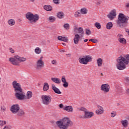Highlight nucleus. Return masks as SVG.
Instances as JSON below:
<instances>
[{
    "mask_svg": "<svg viewBox=\"0 0 129 129\" xmlns=\"http://www.w3.org/2000/svg\"><path fill=\"white\" fill-rule=\"evenodd\" d=\"M57 39L59 41H62L63 37H62L61 36H58Z\"/></svg>",
    "mask_w": 129,
    "mask_h": 129,
    "instance_id": "48",
    "label": "nucleus"
},
{
    "mask_svg": "<svg viewBox=\"0 0 129 129\" xmlns=\"http://www.w3.org/2000/svg\"><path fill=\"white\" fill-rule=\"evenodd\" d=\"M14 57L20 62H25V61L27 60V58L25 57H20L19 55H15Z\"/></svg>",
    "mask_w": 129,
    "mask_h": 129,
    "instance_id": "20",
    "label": "nucleus"
},
{
    "mask_svg": "<svg viewBox=\"0 0 129 129\" xmlns=\"http://www.w3.org/2000/svg\"><path fill=\"white\" fill-rule=\"evenodd\" d=\"M56 124L60 129H68V127L72 125V121L69 117H64L60 121H57Z\"/></svg>",
    "mask_w": 129,
    "mask_h": 129,
    "instance_id": "4",
    "label": "nucleus"
},
{
    "mask_svg": "<svg viewBox=\"0 0 129 129\" xmlns=\"http://www.w3.org/2000/svg\"><path fill=\"white\" fill-rule=\"evenodd\" d=\"M79 117H80V118H86V117H85V115H80L79 116Z\"/></svg>",
    "mask_w": 129,
    "mask_h": 129,
    "instance_id": "52",
    "label": "nucleus"
},
{
    "mask_svg": "<svg viewBox=\"0 0 129 129\" xmlns=\"http://www.w3.org/2000/svg\"><path fill=\"white\" fill-rule=\"evenodd\" d=\"M41 52H42V50L41 48H40V47H36L35 49V52L36 54H41Z\"/></svg>",
    "mask_w": 129,
    "mask_h": 129,
    "instance_id": "34",
    "label": "nucleus"
},
{
    "mask_svg": "<svg viewBox=\"0 0 129 129\" xmlns=\"http://www.w3.org/2000/svg\"><path fill=\"white\" fill-rule=\"evenodd\" d=\"M26 18L29 21V23L32 24H36L37 21H39L40 16L38 14L33 15L31 12H28L26 14Z\"/></svg>",
    "mask_w": 129,
    "mask_h": 129,
    "instance_id": "5",
    "label": "nucleus"
},
{
    "mask_svg": "<svg viewBox=\"0 0 129 129\" xmlns=\"http://www.w3.org/2000/svg\"><path fill=\"white\" fill-rule=\"evenodd\" d=\"M43 8L45 11L48 12H51L53 10V7L50 5H45Z\"/></svg>",
    "mask_w": 129,
    "mask_h": 129,
    "instance_id": "23",
    "label": "nucleus"
},
{
    "mask_svg": "<svg viewBox=\"0 0 129 129\" xmlns=\"http://www.w3.org/2000/svg\"><path fill=\"white\" fill-rule=\"evenodd\" d=\"M8 23L9 26H15V25H16V21H15V20L13 19H10L9 20H8Z\"/></svg>",
    "mask_w": 129,
    "mask_h": 129,
    "instance_id": "25",
    "label": "nucleus"
},
{
    "mask_svg": "<svg viewBox=\"0 0 129 129\" xmlns=\"http://www.w3.org/2000/svg\"><path fill=\"white\" fill-rule=\"evenodd\" d=\"M62 41H63V42H67L68 41H69V39L67 37H62Z\"/></svg>",
    "mask_w": 129,
    "mask_h": 129,
    "instance_id": "42",
    "label": "nucleus"
},
{
    "mask_svg": "<svg viewBox=\"0 0 129 129\" xmlns=\"http://www.w3.org/2000/svg\"><path fill=\"white\" fill-rule=\"evenodd\" d=\"M125 81H126V84L127 85H129V78H126L125 79Z\"/></svg>",
    "mask_w": 129,
    "mask_h": 129,
    "instance_id": "50",
    "label": "nucleus"
},
{
    "mask_svg": "<svg viewBox=\"0 0 129 129\" xmlns=\"http://www.w3.org/2000/svg\"><path fill=\"white\" fill-rule=\"evenodd\" d=\"M93 112H88L87 111H85V117L86 118H91L92 116H93Z\"/></svg>",
    "mask_w": 129,
    "mask_h": 129,
    "instance_id": "15",
    "label": "nucleus"
},
{
    "mask_svg": "<svg viewBox=\"0 0 129 129\" xmlns=\"http://www.w3.org/2000/svg\"><path fill=\"white\" fill-rule=\"evenodd\" d=\"M48 21L50 22V23H53L56 21V18L54 16H50L48 18Z\"/></svg>",
    "mask_w": 129,
    "mask_h": 129,
    "instance_id": "31",
    "label": "nucleus"
},
{
    "mask_svg": "<svg viewBox=\"0 0 129 129\" xmlns=\"http://www.w3.org/2000/svg\"><path fill=\"white\" fill-rule=\"evenodd\" d=\"M113 26V24H112V22H108L106 24V29L107 30H110Z\"/></svg>",
    "mask_w": 129,
    "mask_h": 129,
    "instance_id": "28",
    "label": "nucleus"
},
{
    "mask_svg": "<svg viewBox=\"0 0 129 129\" xmlns=\"http://www.w3.org/2000/svg\"><path fill=\"white\" fill-rule=\"evenodd\" d=\"M62 45H63V46H66V43H62Z\"/></svg>",
    "mask_w": 129,
    "mask_h": 129,
    "instance_id": "58",
    "label": "nucleus"
},
{
    "mask_svg": "<svg viewBox=\"0 0 129 129\" xmlns=\"http://www.w3.org/2000/svg\"><path fill=\"white\" fill-rule=\"evenodd\" d=\"M51 87L52 90H53L54 92L55 93H56V94H61V93H62L60 90L58 88L56 87V86H55V85L52 84L51 85Z\"/></svg>",
    "mask_w": 129,
    "mask_h": 129,
    "instance_id": "14",
    "label": "nucleus"
},
{
    "mask_svg": "<svg viewBox=\"0 0 129 129\" xmlns=\"http://www.w3.org/2000/svg\"><path fill=\"white\" fill-rule=\"evenodd\" d=\"M86 35H90L91 34V31L89 29H86Z\"/></svg>",
    "mask_w": 129,
    "mask_h": 129,
    "instance_id": "43",
    "label": "nucleus"
},
{
    "mask_svg": "<svg viewBox=\"0 0 129 129\" xmlns=\"http://www.w3.org/2000/svg\"><path fill=\"white\" fill-rule=\"evenodd\" d=\"M94 26L96 27L97 29H101V25H100V23L98 22L95 23Z\"/></svg>",
    "mask_w": 129,
    "mask_h": 129,
    "instance_id": "35",
    "label": "nucleus"
},
{
    "mask_svg": "<svg viewBox=\"0 0 129 129\" xmlns=\"http://www.w3.org/2000/svg\"><path fill=\"white\" fill-rule=\"evenodd\" d=\"M10 110L12 113L16 114L20 110V105L18 104L13 105L11 107Z\"/></svg>",
    "mask_w": 129,
    "mask_h": 129,
    "instance_id": "10",
    "label": "nucleus"
},
{
    "mask_svg": "<svg viewBox=\"0 0 129 129\" xmlns=\"http://www.w3.org/2000/svg\"><path fill=\"white\" fill-rule=\"evenodd\" d=\"M98 109L96 110V113L98 115L102 114L103 112H104V109H103V107L100 105L97 106Z\"/></svg>",
    "mask_w": 129,
    "mask_h": 129,
    "instance_id": "12",
    "label": "nucleus"
},
{
    "mask_svg": "<svg viewBox=\"0 0 129 129\" xmlns=\"http://www.w3.org/2000/svg\"><path fill=\"white\" fill-rule=\"evenodd\" d=\"M78 33H80L81 37H82V35H84V30L82 27H79L78 29Z\"/></svg>",
    "mask_w": 129,
    "mask_h": 129,
    "instance_id": "27",
    "label": "nucleus"
},
{
    "mask_svg": "<svg viewBox=\"0 0 129 129\" xmlns=\"http://www.w3.org/2000/svg\"><path fill=\"white\" fill-rule=\"evenodd\" d=\"M102 76H103V74L101 73Z\"/></svg>",
    "mask_w": 129,
    "mask_h": 129,
    "instance_id": "63",
    "label": "nucleus"
},
{
    "mask_svg": "<svg viewBox=\"0 0 129 129\" xmlns=\"http://www.w3.org/2000/svg\"><path fill=\"white\" fill-rule=\"evenodd\" d=\"M31 2H32V3H34L35 2V0H30Z\"/></svg>",
    "mask_w": 129,
    "mask_h": 129,
    "instance_id": "61",
    "label": "nucleus"
},
{
    "mask_svg": "<svg viewBox=\"0 0 129 129\" xmlns=\"http://www.w3.org/2000/svg\"><path fill=\"white\" fill-rule=\"evenodd\" d=\"M126 8H129V3H127V4L126 5Z\"/></svg>",
    "mask_w": 129,
    "mask_h": 129,
    "instance_id": "56",
    "label": "nucleus"
},
{
    "mask_svg": "<svg viewBox=\"0 0 129 129\" xmlns=\"http://www.w3.org/2000/svg\"><path fill=\"white\" fill-rule=\"evenodd\" d=\"M7 124V121H4L0 120V126H3V125H5V124Z\"/></svg>",
    "mask_w": 129,
    "mask_h": 129,
    "instance_id": "37",
    "label": "nucleus"
},
{
    "mask_svg": "<svg viewBox=\"0 0 129 129\" xmlns=\"http://www.w3.org/2000/svg\"><path fill=\"white\" fill-rule=\"evenodd\" d=\"M66 55H69V57H70V56H71V53H69V54H66Z\"/></svg>",
    "mask_w": 129,
    "mask_h": 129,
    "instance_id": "59",
    "label": "nucleus"
},
{
    "mask_svg": "<svg viewBox=\"0 0 129 129\" xmlns=\"http://www.w3.org/2000/svg\"><path fill=\"white\" fill-rule=\"evenodd\" d=\"M9 50H10L11 53H12V54H14V53H15V50L13 48H9Z\"/></svg>",
    "mask_w": 129,
    "mask_h": 129,
    "instance_id": "49",
    "label": "nucleus"
},
{
    "mask_svg": "<svg viewBox=\"0 0 129 129\" xmlns=\"http://www.w3.org/2000/svg\"><path fill=\"white\" fill-rule=\"evenodd\" d=\"M118 41L120 43H121V44H125V43H126V40L123 38H119Z\"/></svg>",
    "mask_w": 129,
    "mask_h": 129,
    "instance_id": "33",
    "label": "nucleus"
},
{
    "mask_svg": "<svg viewBox=\"0 0 129 129\" xmlns=\"http://www.w3.org/2000/svg\"><path fill=\"white\" fill-rule=\"evenodd\" d=\"M80 12L81 14L83 15H86L87 14V10L85 8L81 9Z\"/></svg>",
    "mask_w": 129,
    "mask_h": 129,
    "instance_id": "32",
    "label": "nucleus"
},
{
    "mask_svg": "<svg viewBox=\"0 0 129 129\" xmlns=\"http://www.w3.org/2000/svg\"><path fill=\"white\" fill-rule=\"evenodd\" d=\"M100 89L104 93H108L110 90V86L108 84H103L100 87Z\"/></svg>",
    "mask_w": 129,
    "mask_h": 129,
    "instance_id": "9",
    "label": "nucleus"
},
{
    "mask_svg": "<svg viewBox=\"0 0 129 129\" xmlns=\"http://www.w3.org/2000/svg\"><path fill=\"white\" fill-rule=\"evenodd\" d=\"M60 52H65V50H61L60 51Z\"/></svg>",
    "mask_w": 129,
    "mask_h": 129,
    "instance_id": "60",
    "label": "nucleus"
},
{
    "mask_svg": "<svg viewBox=\"0 0 129 129\" xmlns=\"http://www.w3.org/2000/svg\"><path fill=\"white\" fill-rule=\"evenodd\" d=\"M88 41V39H86L84 40L85 43H86V42H87Z\"/></svg>",
    "mask_w": 129,
    "mask_h": 129,
    "instance_id": "57",
    "label": "nucleus"
},
{
    "mask_svg": "<svg viewBox=\"0 0 129 129\" xmlns=\"http://www.w3.org/2000/svg\"><path fill=\"white\" fill-rule=\"evenodd\" d=\"M51 80L54 82V83H56V84H60L61 83V80L58 78H51Z\"/></svg>",
    "mask_w": 129,
    "mask_h": 129,
    "instance_id": "21",
    "label": "nucleus"
},
{
    "mask_svg": "<svg viewBox=\"0 0 129 129\" xmlns=\"http://www.w3.org/2000/svg\"><path fill=\"white\" fill-rule=\"evenodd\" d=\"M53 1L55 5H59L60 4L59 0H53Z\"/></svg>",
    "mask_w": 129,
    "mask_h": 129,
    "instance_id": "44",
    "label": "nucleus"
},
{
    "mask_svg": "<svg viewBox=\"0 0 129 129\" xmlns=\"http://www.w3.org/2000/svg\"><path fill=\"white\" fill-rule=\"evenodd\" d=\"M1 109L2 111H3V112H4L6 110V108L5 106H1Z\"/></svg>",
    "mask_w": 129,
    "mask_h": 129,
    "instance_id": "45",
    "label": "nucleus"
},
{
    "mask_svg": "<svg viewBox=\"0 0 129 129\" xmlns=\"http://www.w3.org/2000/svg\"><path fill=\"white\" fill-rule=\"evenodd\" d=\"M117 37H118V38H121V37H122V35H121V34H118V35H117Z\"/></svg>",
    "mask_w": 129,
    "mask_h": 129,
    "instance_id": "55",
    "label": "nucleus"
},
{
    "mask_svg": "<svg viewBox=\"0 0 129 129\" xmlns=\"http://www.w3.org/2000/svg\"><path fill=\"white\" fill-rule=\"evenodd\" d=\"M12 86L14 89V92H15V97H16L18 100H24V99L26 98V95L24 94L21 84L17 82V81H14L12 83Z\"/></svg>",
    "mask_w": 129,
    "mask_h": 129,
    "instance_id": "1",
    "label": "nucleus"
},
{
    "mask_svg": "<svg viewBox=\"0 0 129 129\" xmlns=\"http://www.w3.org/2000/svg\"><path fill=\"white\" fill-rule=\"evenodd\" d=\"M107 17L111 21H112V20H113V19H114L115 17H116V10L114 9L112 10L107 16Z\"/></svg>",
    "mask_w": 129,
    "mask_h": 129,
    "instance_id": "11",
    "label": "nucleus"
},
{
    "mask_svg": "<svg viewBox=\"0 0 129 129\" xmlns=\"http://www.w3.org/2000/svg\"><path fill=\"white\" fill-rule=\"evenodd\" d=\"M90 42H92V43H98V40L96 39H91L89 40Z\"/></svg>",
    "mask_w": 129,
    "mask_h": 129,
    "instance_id": "40",
    "label": "nucleus"
},
{
    "mask_svg": "<svg viewBox=\"0 0 129 129\" xmlns=\"http://www.w3.org/2000/svg\"><path fill=\"white\" fill-rule=\"evenodd\" d=\"M125 32L128 34L129 36V29H125Z\"/></svg>",
    "mask_w": 129,
    "mask_h": 129,
    "instance_id": "54",
    "label": "nucleus"
},
{
    "mask_svg": "<svg viewBox=\"0 0 129 129\" xmlns=\"http://www.w3.org/2000/svg\"><path fill=\"white\" fill-rule=\"evenodd\" d=\"M117 69L118 70H124L126 66L129 63V54L125 56V57H118L117 59Z\"/></svg>",
    "mask_w": 129,
    "mask_h": 129,
    "instance_id": "2",
    "label": "nucleus"
},
{
    "mask_svg": "<svg viewBox=\"0 0 129 129\" xmlns=\"http://www.w3.org/2000/svg\"><path fill=\"white\" fill-rule=\"evenodd\" d=\"M79 60L81 64H84L86 65L88 63V62L92 61V57L89 55L84 56L83 57H80Z\"/></svg>",
    "mask_w": 129,
    "mask_h": 129,
    "instance_id": "6",
    "label": "nucleus"
},
{
    "mask_svg": "<svg viewBox=\"0 0 129 129\" xmlns=\"http://www.w3.org/2000/svg\"><path fill=\"white\" fill-rule=\"evenodd\" d=\"M17 113L18 116H24L25 114V111L23 109H19Z\"/></svg>",
    "mask_w": 129,
    "mask_h": 129,
    "instance_id": "22",
    "label": "nucleus"
},
{
    "mask_svg": "<svg viewBox=\"0 0 129 129\" xmlns=\"http://www.w3.org/2000/svg\"><path fill=\"white\" fill-rule=\"evenodd\" d=\"M81 13H80L79 11H78L76 12H75V13L74 14V17L75 18H78V17H81Z\"/></svg>",
    "mask_w": 129,
    "mask_h": 129,
    "instance_id": "36",
    "label": "nucleus"
},
{
    "mask_svg": "<svg viewBox=\"0 0 129 129\" xmlns=\"http://www.w3.org/2000/svg\"><path fill=\"white\" fill-rule=\"evenodd\" d=\"M70 25H69V24L67 23L63 25V27L66 30H69Z\"/></svg>",
    "mask_w": 129,
    "mask_h": 129,
    "instance_id": "38",
    "label": "nucleus"
},
{
    "mask_svg": "<svg viewBox=\"0 0 129 129\" xmlns=\"http://www.w3.org/2000/svg\"><path fill=\"white\" fill-rule=\"evenodd\" d=\"M19 22H22V20L19 19Z\"/></svg>",
    "mask_w": 129,
    "mask_h": 129,
    "instance_id": "62",
    "label": "nucleus"
},
{
    "mask_svg": "<svg viewBox=\"0 0 129 129\" xmlns=\"http://www.w3.org/2000/svg\"><path fill=\"white\" fill-rule=\"evenodd\" d=\"M10 62H12V64L13 65H16V66L19 65V62L16 59V58H14L13 57H10L9 58Z\"/></svg>",
    "mask_w": 129,
    "mask_h": 129,
    "instance_id": "18",
    "label": "nucleus"
},
{
    "mask_svg": "<svg viewBox=\"0 0 129 129\" xmlns=\"http://www.w3.org/2000/svg\"><path fill=\"white\" fill-rule=\"evenodd\" d=\"M128 16H126L122 13H119L117 24L119 28H125L128 24Z\"/></svg>",
    "mask_w": 129,
    "mask_h": 129,
    "instance_id": "3",
    "label": "nucleus"
},
{
    "mask_svg": "<svg viewBox=\"0 0 129 129\" xmlns=\"http://www.w3.org/2000/svg\"><path fill=\"white\" fill-rule=\"evenodd\" d=\"M127 119H129V117L128 118H127Z\"/></svg>",
    "mask_w": 129,
    "mask_h": 129,
    "instance_id": "64",
    "label": "nucleus"
},
{
    "mask_svg": "<svg viewBox=\"0 0 129 129\" xmlns=\"http://www.w3.org/2000/svg\"><path fill=\"white\" fill-rule=\"evenodd\" d=\"M102 62H103V60L101 58H99L97 59V63L99 67H101V66H102Z\"/></svg>",
    "mask_w": 129,
    "mask_h": 129,
    "instance_id": "29",
    "label": "nucleus"
},
{
    "mask_svg": "<svg viewBox=\"0 0 129 129\" xmlns=\"http://www.w3.org/2000/svg\"><path fill=\"white\" fill-rule=\"evenodd\" d=\"M116 112L112 111L111 113V117H114V116H116Z\"/></svg>",
    "mask_w": 129,
    "mask_h": 129,
    "instance_id": "41",
    "label": "nucleus"
},
{
    "mask_svg": "<svg viewBox=\"0 0 129 129\" xmlns=\"http://www.w3.org/2000/svg\"><path fill=\"white\" fill-rule=\"evenodd\" d=\"M51 64L52 65H54L55 66H56L57 64V60L56 59H53L51 60Z\"/></svg>",
    "mask_w": 129,
    "mask_h": 129,
    "instance_id": "39",
    "label": "nucleus"
},
{
    "mask_svg": "<svg viewBox=\"0 0 129 129\" xmlns=\"http://www.w3.org/2000/svg\"><path fill=\"white\" fill-rule=\"evenodd\" d=\"M65 16V14L63 12H59L57 14V17L58 19H63Z\"/></svg>",
    "mask_w": 129,
    "mask_h": 129,
    "instance_id": "24",
    "label": "nucleus"
},
{
    "mask_svg": "<svg viewBox=\"0 0 129 129\" xmlns=\"http://www.w3.org/2000/svg\"><path fill=\"white\" fill-rule=\"evenodd\" d=\"M11 127L10 125H6L4 127V129H11Z\"/></svg>",
    "mask_w": 129,
    "mask_h": 129,
    "instance_id": "47",
    "label": "nucleus"
},
{
    "mask_svg": "<svg viewBox=\"0 0 129 129\" xmlns=\"http://www.w3.org/2000/svg\"><path fill=\"white\" fill-rule=\"evenodd\" d=\"M80 110H81V111H84V112L85 113V111H86V108L84 107H82L80 108Z\"/></svg>",
    "mask_w": 129,
    "mask_h": 129,
    "instance_id": "46",
    "label": "nucleus"
},
{
    "mask_svg": "<svg viewBox=\"0 0 129 129\" xmlns=\"http://www.w3.org/2000/svg\"><path fill=\"white\" fill-rule=\"evenodd\" d=\"M60 108H63L64 105H63V104H60L59 105Z\"/></svg>",
    "mask_w": 129,
    "mask_h": 129,
    "instance_id": "53",
    "label": "nucleus"
},
{
    "mask_svg": "<svg viewBox=\"0 0 129 129\" xmlns=\"http://www.w3.org/2000/svg\"><path fill=\"white\" fill-rule=\"evenodd\" d=\"M49 89V84L48 83H45L43 86V91H47Z\"/></svg>",
    "mask_w": 129,
    "mask_h": 129,
    "instance_id": "30",
    "label": "nucleus"
},
{
    "mask_svg": "<svg viewBox=\"0 0 129 129\" xmlns=\"http://www.w3.org/2000/svg\"><path fill=\"white\" fill-rule=\"evenodd\" d=\"M33 96V93L31 91H28L26 94V99H30Z\"/></svg>",
    "mask_w": 129,
    "mask_h": 129,
    "instance_id": "26",
    "label": "nucleus"
},
{
    "mask_svg": "<svg viewBox=\"0 0 129 129\" xmlns=\"http://www.w3.org/2000/svg\"><path fill=\"white\" fill-rule=\"evenodd\" d=\"M121 123L123 126V127H125V128L128 126V121L126 119L122 120L121 121Z\"/></svg>",
    "mask_w": 129,
    "mask_h": 129,
    "instance_id": "19",
    "label": "nucleus"
},
{
    "mask_svg": "<svg viewBox=\"0 0 129 129\" xmlns=\"http://www.w3.org/2000/svg\"><path fill=\"white\" fill-rule=\"evenodd\" d=\"M80 39V36H79V34H76L74 38V44H75L76 45H78V43H79Z\"/></svg>",
    "mask_w": 129,
    "mask_h": 129,
    "instance_id": "17",
    "label": "nucleus"
},
{
    "mask_svg": "<svg viewBox=\"0 0 129 129\" xmlns=\"http://www.w3.org/2000/svg\"><path fill=\"white\" fill-rule=\"evenodd\" d=\"M42 103L44 105H49L52 102V97L50 95H43L41 97Z\"/></svg>",
    "mask_w": 129,
    "mask_h": 129,
    "instance_id": "7",
    "label": "nucleus"
},
{
    "mask_svg": "<svg viewBox=\"0 0 129 129\" xmlns=\"http://www.w3.org/2000/svg\"><path fill=\"white\" fill-rule=\"evenodd\" d=\"M61 82L63 84V87H65V88H67V87H68V86H69V83H68V82H67V81H66V78L65 77V76H62L61 77Z\"/></svg>",
    "mask_w": 129,
    "mask_h": 129,
    "instance_id": "13",
    "label": "nucleus"
},
{
    "mask_svg": "<svg viewBox=\"0 0 129 129\" xmlns=\"http://www.w3.org/2000/svg\"><path fill=\"white\" fill-rule=\"evenodd\" d=\"M63 109L68 111V112H73V107H72V106H65Z\"/></svg>",
    "mask_w": 129,
    "mask_h": 129,
    "instance_id": "16",
    "label": "nucleus"
},
{
    "mask_svg": "<svg viewBox=\"0 0 129 129\" xmlns=\"http://www.w3.org/2000/svg\"><path fill=\"white\" fill-rule=\"evenodd\" d=\"M44 61H43V56H41L36 62V69L37 70H41L44 65Z\"/></svg>",
    "mask_w": 129,
    "mask_h": 129,
    "instance_id": "8",
    "label": "nucleus"
},
{
    "mask_svg": "<svg viewBox=\"0 0 129 129\" xmlns=\"http://www.w3.org/2000/svg\"><path fill=\"white\" fill-rule=\"evenodd\" d=\"M126 94L129 96V88H127L126 90Z\"/></svg>",
    "mask_w": 129,
    "mask_h": 129,
    "instance_id": "51",
    "label": "nucleus"
}]
</instances>
